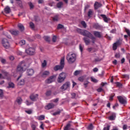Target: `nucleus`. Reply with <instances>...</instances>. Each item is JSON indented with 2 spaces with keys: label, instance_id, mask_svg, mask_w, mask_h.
Wrapping results in <instances>:
<instances>
[{
  "label": "nucleus",
  "instance_id": "f257e3e1",
  "mask_svg": "<svg viewBox=\"0 0 130 130\" xmlns=\"http://www.w3.org/2000/svg\"><path fill=\"white\" fill-rule=\"evenodd\" d=\"M78 32L81 34V35H83V36H85V37H87L89 38L91 40V43L93 44H95V42H96V38L93 36L90 31L86 30V29H78Z\"/></svg>",
  "mask_w": 130,
  "mask_h": 130
},
{
  "label": "nucleus",
  "instance_id": "f03ea898",
  "mask_svg": "<svg viewBox=\"0 0 130 130\" xmlns=\"http://www.w3.org/2000/svg\"><path fill=\"white\" fill-rule=\"evenodd\" d=\"M26 69H27L26 63L25 62V61L23 60L21 61L18 66L17 71V72H20V73H24V72L26 71Z\"/></svg>",
  "mask_w": 130,
  "mask_h": 130
},
{
  "label": "nucleus",
  "instance_id": "7ed1b4c3",
  "mask_svg": "<svg viewBox=\"0 0 130 130\" xmlns=\"http://www.w3.org/2000/svg\"><path fill=\"white\" fill-rule=\"evenodd\" d=\"M76 54L69 53L67 56V59L69 63H73L76 61Z\"/></svg>",
  "mask_w": 130,
  "mask_h": 130
},
{
  "label": "nucleus",
  "instance_id": "20e7f679",
  "mask_svg": "<svg viewBox=\"0 0 130 130\" xmlns=\"http://www.w3.org/2000/svg\"><path fill=\"white\" fill-rule=\"evenodd\" d=\"M64 68V58H62L60 60V65H57L54 67V71H61Z\"/></svg>",
  "mask_w": 130,
  "mask_h": 130
},
{
  "label": "nucleus",
  "instance_id": "39448f33",
  "mask_svg": "<svg viewBox=\"0 0 130 130\" xmlns=\"http://www.w3.org/2000/svg\"><path fill=\"white\" fill-rule=\"evenodd\" d=\"M66 73H61L59 75V76L57 79L58 83H62L66 80Z\"/></svg>",
  "mask_w": 130,
  "mask_h": 130
},
{
  "label": "nucleus",
  "instance_id": "423d86ee",
  "mask_svg": "<svg viewBox=\"0 0 130 130\" xmlns=\"http://www.w3.org/2000/svg\"><path fill=\"white\" fill-rule=\"evenodd\" d=\"M117 98L120 104H122V105H125V104L127 103L126 99H125V98H124L122 96H117Z\"/></svg>",
  "mask_w": 130,
  "mask_h": 130
},
{
  "label": "nucleus",
  "instance_id": "0eeeda50",
  "mask_svg": "<svg viewBox=\"0 0 130 130\" xmlns=\"http://www.w3.org/2000/svg\"><path fill=\"white\" fill-rule=\"evenodd\" d=\"M2 44L5 48H10V43H9V41L7 39H3L2 40Z\"/></svg>",
  "mask_w": 130,
  "mask_h": 130
},
{
  "label": "nucleus",
  "instance_id": "6e6552de",
  "mask_svg": "<svg viewBox=\"0 0 130 130\" xmlns=\"http://www.w3.org/2000/svg\"><path fill=\"white\" fill-rule=\"evenodd\" d=\"M25 52L29 55H33L35 54V49L34 48H29L25 50Z\"/></svg>",
  "mask_w": 130,
  "mask_h": 130
},
{
  "label": "nucleus",
  "instance_id": "1a4fd4ad",
  "mask_svg": "<svg viewBox=\"0 0 130 130\" xmlns=\"http://www.w3.org/2000/svg\"><path fill=\"white\" fill-rule=\"evenodd\" d=\"M71 86V83L70 82H67L64 84L62 85L60 87L61 90H63L64 91L69 89V87Z\"/></svg>",
  "mask_w": 130,
  "mask_h": 130
},
{
  "label": "nucleus",
  "instance_id": "9d476101",
  "mask_svg": "<svg viewBox=\"0 0 130 130\" xmlns=\"http://www.w3.org/2000/svg\"><path fill=\"white\" fill-rule=\"evenodd\" d=\"M93 34L94 37H96L97 38H102V32L98 31H93Z\"/></svg>",
  "mask_w": 130,
  "mask_h": 130
},
{
  "label": "nucleus",
  "instance_id": "9b49d317",
  "mask_svg": "<svg viewBox=\"0 0 130 130\" xmlns=\"http://www.w3.org/2000/svg\"><path fill=\"white\" fill-rule=\"evenodd\" d=\"M121 43H120V41H117L116 42L114 43L113 44V50H116L117 49V47L119 46V45H121Z\"/></svg>",
  "mask_w": 130,
  "mask_h": 130
},
{
  "label": "nucleus",
  "instance_id": "f8f14e48",
  "mask_svg": "<svg viewBox=\"0 0 130 130\" xmlns=\"http://www.w3.org/2000/svg\"><path fill=\"white\" fill-rule=\"evenodd\" d=\"M93 7H94V10H98V9H99L100 8H101V7H102V4H101L98 2H95L94 3Z\"/></svg>",
  "mask_w": 130,
  "mask_h": 130
},
{
  "label": "nucleus",
  "instance_id": "ddd939ff",
  "mask_svg": "<svg viewBox=\"0 0 130 130\" xmlns=\"http://www.w3.org/2000/svg\"><path fill=\"white\" fill-rule=\"evenodd\" d=\"M54 106V104L49 103L45 107V109H46V110H49L50 109H52Z\"/></svg>",
  "mask_w": 130,
  "mask_h": 130
},
{
  "label": "nucleus",
  "instance_id": "4468645a",
  "mask_svg": "<svg viewBox=\"0 0 130 130\" xmlns=\"http://www.w3.org/2000/svg\"><path fill=\"white\" fill-rule=\"evenodd\" d=\"M55 76H50L47 80H46V83L47 84H50L54 81Z\"/></svg>",
  "mask_w": 130,
  "mask_h": 130
},
{
  "label": "nucleus",
  "instance_id": "2eb2a0df",
  "mask_svg": "<svg viewBox=\"0 0 130 130\" xmlns=\"http://www.w3.org/2000/svg\"><path fill=\"white\" fill-rule=\"evenodd\" d=\"M29 98L31 101H36L37 98H38V94H31L30 95Z\"/></svg>",
  "mask_w": 130,
  "mask_h": 130
},
{
  "label": "nucleus",
  "instance_id": "dca6fc26",
  "mask_svg": "<svg viewBox=\"0 0 130 130\" xmlns=\"http://www.w3.org/2000/svg\"><path fill=\"white\" fill-rule=\"evenodd\" d=\"M100 16L102 17V18H103V19L104 22H105V23H108V21H110V18H107V16H106V15L101 14Z\"/></svg>",
  "mask_w": 130,
  "mask_h": 130
},
{
  "label": "nucleus",
  "instance_id": "f3484780",
  "mask_svg": "<svg viewBox=\"0 0 130 130\" xmlns=\"http://www.w3.org/2000/svg\"><path fill=\"white\" fill-rule=\"evenodd\" d=\"M27 76H33L34 75V70L32 69H28L26 71Z\"/></svg>",
  "mask_w": 130,
  "mask_h": 130
},
{
  "label": "nucleus",
  "instance_id": "a211bd4d",
  "mask_svg": "<svg viewBox=\"0 0 130 130\" xmlns=\"http://www.w3.org/2000/svg\"><path fill=\"white\" fill-rule=\"evenodd\" d=\"M94 15V10L92 9H89L88 13L87 16L88 18H92V16Z\"/></svg>",
  "mask_w": 130,
  "mask_h": 130
},
{
  "label": "nucleus",
  "instance_id": "6ab92c4d",
  "mask_svg": "<svg viewBox=\"0 0 130 130\" xmlns=\"http://www.w3.org/2000/svg\"><path fill=\"white\" fill-rule=\"evenodd\" d=\"M83 40H84L86 45H89V44H90V43L91 42L90 41V39L87 37H84L83 38Z\"/></svg>",
  "mask_w": 130,
  "mask_h": 130
},
{
  "label": "nucleus",
  "instance_id": "aec40b11",
  "mask_svg": "<svg viewBox=\"0 0 130 130\" xmlns=\"http://www.w3.org/2000/svg\"><path fill=\"white\" fill-rule=\"evenodd\" d=\"M18 27L19 29V30L21 31H24V30H25V27H24V25H23V24H21V23H19L18 24Z\"/></svg>",
  "mask_w": 130,
  "mask_h": 130
},
{
  "label": "nucleus",
  "instance_id": "412c9836",
  "mask_svg": "<svg viewBox=\"0 0 130 130\" xmlns=\"http://www.w3.org/2000/svg\"><path fill=\"white\" fill-rule=\"evenodd\" d=\"M10 32L12 35H14L15 36L19 35V31L18 30H10Z\"/></svg>",
  "mask_w": 130,
  "mask_h": 130
},
{
  "label": "nucleus",
  "instance_id": "4be33fe9",
  "mask_svg": "<svg viewBox=\"0 0 130 130\" xmlns=\"http://www.w3.org/2000/svg\"><path fill=\"white\" fill-rule=\"evenodd\" d=\"M64 130H74V129L71 127V124L69 123L65 126Z\"/></svg>",
  "mask_w": 130,
  "mask_h": 130
},
{
  "label": "nucleus",
  "instance_id": "5701e85b",
  "mask_svg": "<svg viewBox=\"0 0 130 130\" xmlns=\"http://www.w3.org/2000/svg\"><path fill=\"white\" fill-rule=\"evenodd\" d=\"M4 10L6 14H10L11 13V8L9 6L6 7Z\"/></svg>",
  "mask_w": 130,
  "mask_h": 130
},
{
  "label": "nucleus",
  "instance_id": "b1692460",
  "mask_svg": "<svg viewBox=\"0 0 130 130\" xmlns=\"http://www.w3.org/2000/svg\"><path fill=\"white\" fill-rule=\"evenodd\" d=\"M49 74H50L49 71H46L42 73V77H44L46 76H49Z\"/></svg>",
  "mask_w": 130,
  "mask_h": 130
},
{
  "label": "nucleus",
  "instance_id": "393cba45",
  "mask_svg": "<svg viewBox=\"0 0 130 130\" xmlns=\"http://www.w3.org/2000/svg\"><path fill=\"white\" fill-rule=\"evenodd\" d=\"M2 73L5 76V77H6V78H8V77L10 76V74H9V73L7 72L5 70H2Z\"/></svg>",
  "mask_w": 130,
  "mask_h": 130
},
{
  "label": "nucleus",
  "instance_id": "a878e982",
  "mask_svg": "<svg viewBox=\"0 0 130 130\" xmlns=\"http://www.w3.org/2000/svg\"><path fill=\"white\" fill-rule=\"evenodd\" d=\"M25 84V80L24 79H21L18 83L19 86H23Z\"/></svg>",
  "mask_w": 130,
  "mask_h": 130
},
{
  "label": "nucleus",
  "instance_id": "bb28decb",
  "mask_svg": "<svg viewBox=\"0 0 130 130\" xmlns=\"http://www.w3.org/2000/svg\"><path fill=\"white\" fill-rule=\"evenodd\" d=\"M63 5V3L61 2H60L57 4V8H58V9H60V8H61Z\"/></svg>",
  "mask_w": 130,
  "mask_h": 130
},
{
  "label": "nucleus",
  "instance_id": "cd10ccee",
  "mask_svg": "<svg viewBox=\"0 0 130 130\" xmlns=\"http://www.w3.org/2000/svg\"><path fill=\"white\" fill-rule=\"evenodd\" d=\"M9 86L8 88H14L15 87V84L13 82H9L8 83Z\"/></svg>",
  "mask_w": 130,
  "mask_h": 130
},
{
  "label": "nucleus",
  "instance_id": "c85d7f7f",
  "mask_svg": "<svg viewBox=\"0 0 130 130\" xmlns=\"http://www.w3.org/2000/svg\"><path fill=\"white\" fill-rule=\"evenodd\" d=\"M16 102H17L19 105H21L22 104V99H21V98H17L16 100Z\"/></svg>",
  "mask_w": 130,
  "mask_h": 130
},
{
  "label": "nucleus",
  "instance_id": "c756f323",
  "mask_svg": "<svg viewBox=\"0 0 130 130\" xmlns=\"http://www.w3.org/2000/svg\"><path fill=\"white\" fill-rule=\"evenodd\" d=\"M46 66H47V61H46V60H44L43 62L42 63V67L45 68Z\"/></svg>",
  "mask_w": 130,
  "mask_h": 130
},
{
  "label": "nucleus",
  "instance_id": "7c9ffc66",
  "mask_svg": "<svg viewBox=\"0 0 130 130\" xmlns=\"http://www.w3.org/2000/svg\"><path fill=\"white\" fill-rule=\"evenodd\" d=\"M87 129H89V130H92L93 129V128H94V126H93V124L91 123L90 124L88 127H87Z\"/></svg>",
  "mask_w": 130,
  "mask_h": 130
},
{
  "label": "nucleus",
  "instance_id": "2f4dec72",
  "mask_svg": "<svg viewBox=\"0 0 130 130\" xmlns=\"http://www.w3.org/2000/svg\"><path fill=\"white\" fill-rule=\"evenodd\" d=\"M28 5L30 7V10H33L34 9V5H33V3L31 2L28 3Z\"/></svg>",
  "mask_w": 130,
  "mask_h": 130
},
{
  "label": "nucleus",
  "instance_id": "473e14b6",
  "mask_svg": "<svg viewBox=\"0 0 130 130\" xmlns=\"http://www.w3.org/2000/svg\"><path fill=\"white\" fill-rule=\"evenodd\" d=\"M61 112V111L59 110V111H56V112H54V113H53V115L54 116H55V115H59V114H60Z\"/></svg>",
  "mask_w": 130,
  "mask_h": 130
},
{
  "label": "nucleus",
  "instance_id": "72a5a7b5",
  "mask_svg": "<svg viewBox=\"0 0 130 130\" xmlns=\"http://www.w3.org/2000/svg\"><path fill=\"white\" fill-rule=\"evenodd\" d=\"M39 120H44V119H45V116L43 115L40 116L38 117Z\"/></svg>",
  "mask_w": 130,
  "mask_h": 130
},
{
  "label": "nucleus",
  "instance_id": "f704fd0d",
  "mask_svg": "<svg viewBox=\"0 0 130 130\" xmlns=\"http://www.w3.org/2000/svg\"><path fill=\"white\" fill-rule=\"evenodd\" d=\"M115 84L116 85L117 87H119V88L122 87V84L120 82H117L115 83Z\"/></svg>",
  "mask_w": 130,
  "mask_h": 130
},
{
  "label": "nucleus",
  "instance_id": "c9c22d12",
  "mask_svg": "<svg viewBox=\"0 0 130 130\" xmlns=\"http://www.w3.org/2000/svg\"><path fill=\"white\" fill-rule=\"evenodd\" d=\"M87 50L88 52H94V51H95L94 48H88Z\"/></svg>",
  "mask_w": 130,
  "mask_h": 130
},
{
  "label": "nucleus",
  "instance_id": "e433bc0d",
  "mask_svg": "<svg viewBox=\"0 0 130 130\" xmlns=\"http://www.w3.org/2000/svg\"><path fill=\"white\" fill-rule=\"evenodd\" d=\"M44 39L45 40V41H47V42H49L50 41V39L49 38V37L45 36L44 37Z\"/></svg>",
  "mask_w": 130,
  "mask_h": 130
},
{
  "label": "nucleus",
  "instance_id": "4c0bfd02",
  "mask_svg": "<svg viewBox=\"0 0 130 130\" xmlns=\"http://www.w3.org/2000/svg\"><path fill=\"white\" fill-rule=\"evenodd\" d=\"M81 25H82L84 28H87V24H86V22L85 21H81Z\"/></svg>",
  "mask_w": 130,
  "mask_h": 130
},
{
  "label": "nucleus",
  "instance_id": "58836bf2",
  "mask_svg": "<svg viewBox=\"0 0 130 130\" xmlns=\"http://www.w3.org/2000/svg\"><path fill=\"white\" fill-rule=\"evenodd\" d=\"M46 96H50V95H51V90H47L46 92Z\"/></svg>",
  "mask_w": 130,
  "mask_h": 130
},
{
  "label": "nucleus",
  "instance_id": "ea45409f",
  "mask_svg": "<svg viewBox=\"0 0 130 130\" xmlns=\"http://www.w3.org/2000/svg\"><path fill=\"white\" fill-rule=\"evenodd\" d=\"M29 26L31 29H34L35 28V25L33 22H30Z\"/></svg>",
  "mask_w": 130,
  "mask_h": 130
},
{
  "label": "nucleus",
  "instance_id": "a19ab883",
  "mask_svg": "<svg viewBox=\"0 0 130 130\" xmlns=\"http://www.w3.org/2000/svg\"><path fill=\"white\" fill-rule=\"evenodd\" d=\"M91 82H93V83H98V80H97V79H96L93 77H91Z\"/></svg>",
  "mask_w": 130,
  "mask_h": 130
},
{
  "label": "nucleus",
  "instance_id": "79ce46f5",
  "mask_svg": "<svg viewBox=\"0 0 130 130\" xmlns=\"http://www.w3.org/2000/svg\"><path fill=\"white\" fill-rule=\"evenodd\" d=\"M20 45H25V43H26V41L24 40H21L20 42H19Z\"/></svg>",
  "mask_w": 130,
  "mask_h": 130
},
{
  "label": "nucleus",
  "instance_id": "37998d69",
  "mask_svg": "<svg viewBox=\"0 0 130 130\" xmlns=\"http://www.w3.org/2000/svg\"><path fill=\"white\" fill-rule=\"evenodd\" d=\"M53 21H58V15H56L53 18Z\"/></svg>",
  "mask_w": 130,
  "mask_h": 130
},
{
  "label": "nucleus",
  "instance_id": "c03bdc74",
  "mask_svg": "<svg viewBox=\"0 0 130 130\" xmlns=\"http://www.w3.org/2000/svg\"><path fill=\"white\" fill-rule=\"evenodd\" d=\"M25 104L27 106H29V105H31V104H33V103L29 102L28 100L26 101Z\"/></svg>",
  "mask_w": 130,
  "mask_h": 130
},
{
  "label": "nucleus",
  "instance_id": "a18cd8bd",
  "mask_svg": "<svg viewBox=\"0 0 130 130\" xmlns=\"http://www.w3.org/2000/svg\"><path fill=\"white\" fill-rule=\"evenodd\" d=\"M88 84H89L88 81H85V82H84V83L83 84L85 88H87V87H88Z\"/></svg>",
  "mask_w": 130,
  "mask_h": 130
},
{
  "label": "nucleus",
  "instance_id": "49530a36",
  "mask_svg": "<svg viewBox=\"0 0 130 130\" xmlns=\"http://www.w3.org/2000/svg\"><path fill=\"white\" fill-rule=\"evenodd\" d=\"M63 28V25L62 24H59L57 25V29H62Z\"/></svg>",
  "mask_w": 130,
  "mask_h": 130
},
{
  "label": "nucleus",
  "instance_id": "de8ad7c7",
  "mask_svg": "<svg viewBox=\"0 0 130 130\" xmlns=\"http://www.w3.org/2000/svg\"><path fill=\"white\" fill-rule=\"evenodd\" d=\"M109 119V120H114V116H113V115L110 116Z\"/></svg>",
  "mask_w": 130,
  "mask_h": 130
},
{
  "label": "nucleus",
  "instance_id": "09e8293b",
  "mask_svg": "<svg viewBox=\"0 0 130 130\" xmlns=\"http://www.w3.org/2000/svg\"><path fill=\"white\" fill-rule=\"evenodd\" d=\"M17 4L20 8H23V5H22V2L21 1H18Z\"/></svg>",
  "mask_w": 130,
  "mask_h": 130
},
{
  "label": "nucleus",
  "instance_id": "8fccbe9b",
  "mask_svg": "<svg viewBox=\"0 0 130 130\" xmlns=\"http://www.w3.org/2000/svg\"><path fill=\"white\" fill-rule=\"evenodd\" d=\"M110 129V125H107V126L104 127L103 130H109Z\"/></svg>",
  "mask_w": 130,
  "mask_h": 130
},
{
  "label": "nucleus",
  "instance_id": "3c124183",
  "mask_svg": "<svg viewBox=\"0 0 130 130\" xmlns=\"http://www.w3.org/2000/svg\"><path fill=\"white\" fill-rule=\"evenodd\" d=\"M52 41L53 42H56V37L55 36H54L52 38Z\"/></svg>",
  "mask_w": 130,
  "mask_h": 130
},
{
  "label": "nucleus",
  "instance_id": "603ef678",
  "mask_svg": "<svg viewBox=\"0 0 130 130\" xmlns=\"http://www.w3.org/2000/svg\"><path fill=\"white\" fill-rule=\"evenodd\" d=\"M79 74H80V72L79 71H76L75 72H74V76H78V75H79Z\"/></svg>",
  "mask_w": 130,
  "mask_h": 130
},
{
  "label": "nucleus",
  "instance_id": "864d4df0",
  "mask_svg": "<svg viewBox=\"0 0 130 130\" xmlns=\"http://www.w3.org/2000/svg\"><path fill=\"white\" fill-rule=\"evenodd\" d=\"M79 49H80L81 52H83V46H82L81 44L79 45Z\"/></svg>",
  "mask_w": 130,
  "mask_h": 130
},
{
  "label": "nucleus",
  "instance_id": "5fc2aeb1",
  "mask_svg": "<svg viewBox=\"0 0 130 130\" xmlns=\"http://www.w3.org/2000/svg\"><path fill=\"white\" fill-rule=\"evenodd\" d=\"M72 98L73 99L76 98V93H71Z\"/></svg>",
  "mask_w": 130,
  "mask_h": 130
},
{
  "label": "nucleus",
  "instance_id": "6e6d98bb",
  "mask_svg": "<svg viewBox=\"0 0 130 130\" xmlns=\"http://www.w3.org/2000/svg\"><path fill=\"white\" fill-rule=\"evenodd\" d=\"M95 61H101V60H102V58H96L94 59Z\"/></svg>",
  "mask_w": 130,
  "mask_h": 130
},
{
  "label": "nucleus",
  "instance_id": "4d7b16f0",
  "mask_svg": "<svg viewBox=\"0 0 130 130\" xmlns=\"http://www.w3.org/2000/svg\"><path fill=\"white\" fill-rule=\"evenodd\" d=\"M58 100H59V99L58 98L54 99L52 100L53 102H55V103H57V102H58Z\"/></svg>",
  "mask_w": 130,
  "mask_h": 130
},
{
  "label": "nucleus",
  "instance_id": "13d9d810",
  "mask_svg": "<svg viewBox=\"0 0 130 130\" xmlns=\"http://www.w3.org/2000/svg\"><path fill=\"white\" fill-rule=\"evenodd\" d=\"M78 80L80 81V82H83L84 81V78L80 77L78 78Z\"/></svg>",
  "mask_w": 130,
  "mask_h": 130
},
{
  "label": "nucleus",
  "instance_id": "bf43d9fd",
  "mask_svg": "<svg viewBox=\"0 0 130 130\" xmlns=\"http://www.w3.org/2000/svg\"><path fill=\"white\" fill-rule=\"evenodd\" d=\"M26 113H27V114H31L32 113V111L31 110H26L25 111Z\"/></svg>",
  "mask_w": 130,
  "mask_h": 130
},
{
  "label": "nucleus",
  "instance_id": "052dcab7",
  "mask_svg": "<svg viewBox=\"0 0 130 130\" xmlns=\"http://www.w3.org/2000/svg\"><path fill=\"white\" fill-rule=\"evenodd\" d=\"M4 96V93L3 92V90L0 89V97H3Z\"/></svg>",
  "mask_w": 130,
  "mask_h": 130
},
{
  "label": "nucleus",
  "instance_id": "680f3d73",
  "mask_svg": "<svg viewBox=\"0 0 130 130\" xmlns=\"http://www.w3.org/2000/svg\"><path fill=\"white\" fill-rule=\"evenodd\" d=\"M31 128H32V130L36 129V125H35V124L31 125Z\"/></svg>",
  "mask_w": 130,
  "mask_h": 130
},
{
  "label": "nucleus",
  "instance_id": "e2e57ef3",
  "mask_svg": "<svg viewBox=\"0 0 130 130\" xmlns=\"http://www.w3.org/2000/svg\"><path fill=\"white\" fill-rule=\"evenodd\" d=\"M127 128V125H125V124L123 125V130H125Z\"/></svg>",
  "mask_w": 130,
  "mask_h": 130
},
{
  "label": "nucleus",
  "instance_id": "0e129e2a",
  "mask_svg": "<svg viewBox=\"0 0 130 130\" xmlns=\"http://www.w3.org/2000/svg\"><path fill=\"white\" fill-rule=\"evenodd\" d=\"M115 57L119 58V57H120V55L119 54V53H116L115 55Z\"/></svg>",
  "mask_w": 130,
  "mask_h": 130
},
{
  "label": "nucleus",
  "instance_id": "69168bd1",
  "mask_svg": "<svg viewBox=\"0 0 130 130\" xmlns=\"http://www.w3.org/2000/svg\"><path fill=\"white\" fill-rule=\"evenodd\" d=\"M93 71L94 72V73H96L97 72H98V68H95L93 69Z\"/></svg>",
  "mask_w": 130,
  "mask_h": 130
},
{
  "label": "nucleus",
  "instance_id": "338daca9",
  "mask_svg": "<svg viewBox=\"0 0 130 130\" xmlns=\"http://www.w3.org/2000/svg\"><path fill=\"white\" fill-rule=\"evenodd\" d=\"M98 92H102L103 91V89L102 88H99L97 89Z\"/></svg>",
  "mask_w": 130,
  "mask_h": 130
},
{
  "label": "nucleus",
  "instance_id": "774afa93",
  "mask_svg": "<svg viewBox=\"0 0 130 130\" xmlns=\"http://www.w3.org/2000/svg\"><path fill=\"white\" fill-rule=\"evenodd\" d=\"M124 61H125V59H124V58H122L121 60V63H124Z\"/></svg>",
  "mask_w": 130,
  "mask_h": 130
}]
</instances>
